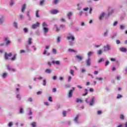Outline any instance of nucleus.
Masks as SVG:
<instances>
[{"label":"nucleus","mask_w":127,"mask_h":127,"mask_svg":"<svg viewBox=\"0 0 127 127\" xmlns=\"http://www.w3.org/2000/svg\"><path fill=\"white\" fill-rule=\"evenodd\" d=\"M12 56V53H9V54H7V53H4V58L5 60H8V57H11Z\"/></svg>","instance_id":"f257e3e1"},{"label":"nucleus","mask_w":127,"mask_h":127,"mask_svg":"<svg viewBox=\"0 0 127 127\" xmlns=\"http://www.w3.org/2000/svg\"><path fill=\"white\" fill-rule=\"evenodd\" d=\"M109 50H111V46L110 45H107L106 46H104V51L105 52L109 51Z\"/></svg>","instance_id":"f03ea898"},{"label":"nucleus","mask_w":127,"mask_h":127,"mask_svg":"<svg viewBox=\"0 0 127 127\" xmlns=\"http://www.w3.org/2000/svg\"><path fill=\"white\" fill-rule=\"evenodd\" d=\"M66 39L67 40H71L72 41H74V40H75V37H74V36H68L66 37Z\"/></svg>","instance_id":"7ed1b4c3"},{"label":"nucleus","mask_w":127,"mask_h":127,"mask_svg":"<svg viewBox=\"0 0 127 127\" xmlns=\"http://www.w3.org/2000/svg\"><path fill=\"white\" fill-rule=\"evenodd\" d=\"M26 8V4H24L22 6V9H21V12H24V10H25V9Z\"/></svg>","instance_id":"20e7f679"},{"label":"nucleus","mask_w":127,"mask_h":127,"mask_svg":"<svg viewBox=\"0 0 127 127\" xmlns=\"http://www.w3.org/2000/svg\"><path fill=\"white\" fill-rule=\"evenodd\" d=\"M72 96H73V90H70L69 92L68 97L71 98Z\"/></svg>","instance_id":"39448f33"},{"label":"nucleus","mask_w":127,"mask_h":127,"mask_svg":"<svg viewBox=\"0 0 127 127\" xmlns=\"http://www.w3.org/2000/svg\"><path fill=\"white\" fill-rule=\"evenodd\" d=\"M94 102H95V97H92L89 103L90 106H93Z\"/></svg>","instance_id":"423d86ee"},{"label":"nucleus","mask_w":127,"mask_h":127,"mask_svg":"<svg viewBox=\"0 0 127 127\" xmlns=\"http://www.w3.org/2000/svg\"><path fill=\"white\" fill-rule=\"evenodd\" d=\"M86 65L87 66H90L91 65V59L89 58L87 61H86Z\"/></svg>","instance_id":"0eeeda50"},{"label":"nucleus","mask_w":127,"mask_h":127,"mask_svg":"<svg viewBox=\"0 0 127 127\" xmlns=\"http://www.w3.org/2000/svg\"><path fill=\"white\" fill-rule=\"evenodd\" d=\"M52 63H53V64H57V65L60 64V62L59 61H53Z\"/></svg>","instance_id":"6e6552de"},{"label":"nucleus","mask_w":127,"mask_h":127,"mask_svg":"<svg viewBox=\"0 0 127 127\" xmlns=\"http://www.w3.org/2000/svg\"><path fill=\"white\" fill-rule=\"evenodd\" d=\"M37 24H33L32 25V28H36L37 26H39V23L38 22H36Z\"/></svg>","instance_id":"1a4fd4ad"},{"label":"nucleus","mask_w":127,"mask_h":127,"mask_svg":"<svg viewBox=\"0 0 127 127\" xmlns=\"http://www.w3.org/2000/svg\"><path fill=\"white\" fill-rule=\"evenodd\" d=\"M4 39L5 41H6V42H5L6 45H8V44H9V43H10V41L7 40V38H4Z\"/></svg>","instance_id":"9d476101"},{"label":"nucleus","mask_w":127,"mask_h":127,"mask_svg":"<svg viewBox=\"0 0 127 127\" xmlns=\"http://www.w3.org/2000/svg\"><path fill=\"white\" fill-rule=\"evenodd\" d=\"M120 50L121 51V52H127V48H121L120 49Z\"/></svg>","instance_id":"9b49d317"},{"label":"nucleus","mask_w":127,"mask_h":127,"mask_svg":"<svg viewBox=\"0 0 127 127\" xmlns=\"http://www.w3.org/2000/svg\"><path fill=\"white\" fill-rule=\"evenodd\" d=\"M51 13H52V14H56V13H58V10H52L51 11Z\"/></svg>","instance_id":"f8f14e48"},{"label":"nucleus","mask_w":127,"mask_h":127,"mask_svg":"<svg viewBox=\"0 0 127 127\" xmlns=\"http://www.w3.org/2000/svg\"><path fill=\"white\" fill-rule=\"evenodd\" d=\"M45 72H46V73L50 74V73H51V72H52V70H51L50 69H46Z\"/></svg>","instance_id":"ddd939ff"},{"label":"nucleus","mask_w":127,"mask_h":127,"mask_svg":"<svg viewBox=\"0 0 127 127\" xmlns=\"http://www.w3.org/2000/svg\"><path fill=\"white\" fill-rule=\"evenodd\" d=\"M79 117H80V116L77 115L75 118L74 122H75V123H78V119H79Z\"/></svg>","instance_id":"4468645a"},{"label":"nucleus","mask_w":127,"mask_h":127,"mask_svg":"<svg viewBox=\"0 0 127 127\" xmlns=\"http://www.w3.org/2000/svg\"><path fill=\"white\" fill-rule=\"evenodd\" d=\"M49 29H48V28H47V27H44L43 28V30L45 32V33H47V32H48V30Z\"/></svg>","instance_id":"2eb2a0df"},{"label":"nucleus","mask_w":127,"mask_h":127,"mask_svg":"<svg viewBox=\"0 0 127 127\" xmlns=\"http://www.w3.org/2000/svg\"><path fill=\"white\" fill-rule=\"evenodd\" d=\"M105 14H106L105 13H103L102 14H101L99 17V19L100 20H101V19H102L103 17H104V16H105Z\"/></svg>","instance_id":"dca6fc26"},{"label":"nucleus","mask_w":127,"mask_h":127,"mask_svg":"<svg viewBox=\"0 0 127 127\" xmlns=\"http://www.w3.org/2000/svg\"><path fill=\"white\" fill-rule=\"evenodd\" d=\"M76 58L78 59V60H82L83 59V58L80 55H77L76 56Z\"/></svg>","instance_id":"f3484780"},{"label":"nucleus","mask_w":127,"mask_h":127,"mask_svg":"<svg viewBox=\"0 0 127 127\" xmlns=\"http://www.w3.org/2000/svg\"><path fill=\"white\" fill-rule=\"evenodd\" d=\"M67 15L69 19H71V15H72V12H68Z\"/></svg>","instance_id":"a211bd4d"},{"label":"nucleus","mask_w":127,"mask_h":127,"mask_svg":"<svg viewBox=\"0 0 127 127\" xmlns=\"http://www.w3.org/2000/svg\"><path fill=\"white\" fill-rule=\"evenodd\" d=\"M88 57H91L93 55V52H89L87 54Z\"/></svg>","instance_id":"6ab92c4d"},{"label":"nucleus","mask_w":127,"mask_h":127,"mask_svg":"<svg viewBox=\"0 0 127 127\" xmlns=\"http://www.w3.org/2000/svg\"><path fill=\"white\" fill-rule=\"evenodd\" d=\"M82 102H83V100H82L79 98L76 99V103H82Z\"/></svg>","instance_id":"aec40b11"},{"label":"nucleus","mask_w":127,"mask_h":127,"mask_svg":"<svg viewBox=\"0 0 127 127\" xmlns=\"http://www.w3.org/2000/svg\"><path fill=\"white\" fill-rule=\"evenodd\" d=\"M42 26H43L44 27H47V26H48V25H47V24H46L45 22H44L42 23Z\"/></svg>","instance_id":"412c9836"},{"label":"nucleus","mask_w":127,"mask_h":127,"mask_svg":"<svg viewBox=\"0 0 127 127\" xmlns=\"http://www.w3.org/2000/svg\"><path fill=\"white\" fill-rule=\"evenodd\" d=\"M96 80H99V81L102 82L103 81V80H104V78H102V77H96Z\"/></svg>","instance_id":"4be33fe9"},{"label":"nucleus","mask_w":127,"mask_h":127,"mask_svg":"<svg viewBox=\"0 0 127 127\" xmlns=\"http://www.w3.org/2000/svg\"><path fill=\"white\" fill-rule=\"evenodd\" d=\"M15 59H16V55H14L13 56V57L12 58H11V60L12 61H14V60H15Z\"/></svg>","instance_id":"5701e85b"},{"label":"nucleus","mask_w":127,"mask_h":127,"mask_svg":"<svg viewBox=\"0 0 127 127\" xmlns=\"http://www.w3.org/2000/svg\"><path fill=\"white\" fill-rule=\"evenodd\" d=\"M31 40H32V38H29V40L28 41V44H31V43H32V42L31 41Z\"/></svg>","instance_id":"b1692460"},{"label":"nucleus","mask_w":127,"mask_h":127,"mask_svg":"<svg viewBox=\"0 0 127 127\" xmlns=\"http://www.w3.org/2000/svg\"><path fill=\"white\" fill-rule=\"evenodd\" d=\"M59 1V0H54L53 2V3H54V4H57Z\"/></svg>","instance_id":"393cba45"},{"label":"nucleus","mask_w":127,"mask_h":127,"mask_svg":"<svg viewBox=\"0 0 127 127\" xmlns=\"http://www.w3.org/2000/svg\"><path fill=\"white\" fill-rule=\"evenodd\" d=\"M31 126L33 127H36V123L35 122H33L31 124Z\"/></svg>","instance_id":"a878e982"},{"label":"nucleus","mask_w":127,"mask_h":127,"mask_svg":"<svg viewBox=\"0 0 127 127\" xmlns=\"http://www.w3.org/2000/svg\"><path fill=\"white\" fill-rule=\"evenodd\" d=\"M85 93L83 94L82 96H87V95H88V89H85Z\"/></svg>","instance_id":"bb28decb"},{"label":"nucleus","mask_w":127,"mask_h":127,"mask_svg":"<svg viewBox=\"0 0 127 127\" xmlns=\"http://www.w3.org/2000/svg\"><path fill=\"white\" fill-rule=\"evenodd\" d=\"M36 17L39 18V11L37 10L36 12Z\"/></svg>","instance_id":"cd10ccee"},{"label":"nucleus","mask_w":127,"mask_h":127,"mask_svg":"<svg viewBox=\"0 0 127 127\" xmlns=\"http://www.w3.org/2000/svg\"><path fill=\"white\" fill-rule=\"evenodd\" d=\"M28 17L29 18V20H31V18H30V15H29V11H27V14Z\"/></svg>","instance_id":"c85d7f7f"},{"label":"nucleus","mask_w":127,"mask_h":127,"mask_svg":"<svg viewBox=\"0 0 127 127\" xmlns=\"http://www.w3.org/2000/svg\"><path fill=\"white\" fill-rule=\"evenodd\" d=\"M63 115L64 117H66L67 115V112L66 111H63Z\"/></svg>","instance_id":"c756f323"},{"label":"nucleus","mask_w":127,"mask_h":127,"mask_svg":"<svg viewBox=\"0 0 127 127\" xmlns=\"http://www.w3.org/2000/svg\"><path fill=\"white\" fill-rule=\"evenodd\" d=\"M13 125V124L12 122H9L8 126L9 127H12Z\"/></svg>","instance_id":"7c9ffc66"},{"label":"nucleus","mask_w":127,"mask_h":127,"mask_svg":"<svg viewBox=\"0 0 127 127\" xmlns=\"http://www.w3.org/2000/svg\"><path fill=\"white\" fill-rule=\"evenodd\" d=\"M120 119L121 120H125V116H124V115H120Z\"/></svg>","instance_id":"2f4dec72"},{"label":"nucleus","mask_w":127,"mask_h":127,"mask_svg":"<svg viewBox=\"0 0 127 127\" xmlns=\"http://www.w3.org/2000/svg\"><path fill=\"white\" fill-rule=\"evenodd\" d=\"M68 51L69 52H76V51L73 50V49H68Z\"/></svg>","instance_id":"473e14b6"},{"label":"nucleus","mask_w":127,"mask_h":127,"mask_svg":"<svg viewBox=\"0 0 127 127\" xmlns=\"http://www.w3.org/2000/svg\"><path fill=\"white\" fill-rule=\"evenodd\" d=\"M14 27H15V28H17V23L15 22H14Z\"/></svg>","instance_id":"72a5a7b5"},{"label":"nucleus","mask_w":127,"mask_h":127,"mask_svg":"<svg viewBox=\"0 0 127 127\" xmlns=\"http://www.w3.org/2000/svg\"><path fill=\"white\" fill-rule=\"evenodd\" d=\"M70 74L72 76H74V70L73 69H70Z\"/></svg>","instance_id":"f704fd0d"},{"label":"nucleus","mask_w":127,"mask_h":127,"mask_svg":"<svg viewBox=\"0 0 127 127\" xmlns=\"http://www.w3.org/2000/svg\"><path fill=\"white\" fill-rule=\"evenodd\" d=\"M23 113V109L21 107L20 108V113L22 114Z\"/></svg>","instance_id":"c9c22d12"},{"label":"nucleus","mask_w":127,"mask_h":127,"mask_svg":"<svg viewBox=\"0 0 127 127\" xmlns=\"http://www.w3.org/2000/svg\"><path fill=\"white\" fill-rule=\"evenodd\" d=\"M17 99H18V100H20V99H21L20 95L19 94H17Z\"/></svg>","instance_id":"e433bc0d"},{"label":"nucleus","mask_w":127,"mask_h":127,"mask_svg":"<svg viewBox=\"0 0 127 127\" xmlns=\"http://www.w3.org/2000/svg\"><path fill=\"white\" fill-rule=\"evenodd\" d=\"M102 53H103V51H102V50H99L98 52V55H101V54H102Z\"/></svg>","instance_id":"4c0bfd02"},{"label":"nucleus","mask_w":127,"mask_h":127,"mask_svg":"<svg viewBox=\"0 0 127 127\" xmlns=\"http://www.w3.org/2000/svg\"><path fill=\"white\" fill-rule=\"evenodd\" d=\"M53 53H54V54H56V53L57 52V51L56 49H53Z\"/></svg>","instance_id":"58836bf2"},{"label":"nucleus","mask_w":127,"mask_h":127,"mask_svg":"<svg viewBox=\"0 0 127 127\" xmlns=\"http://www.w3.org/2000/svg\"><path fill=\"white\" fill-rule=\"evenodd\" d=\"M72 79V77L71 76H69L68 78V82H71V79Z\"/></svg>","instance_id":"ea45409f"},{"label":"nucleus","mask_w":127,"mask_h":127,"mask_svg":"<svg viewBox=\"0 0 127 127\" xmlns=\"http://www.w3.org/2000/svg\"><path fill=\"white\" fill-rule=\"evenodd\" d=\"M43 85L44 86H46V80L44 79L43 80Z\"/></svg>","instance_id":"a19ab883"},{"label":"nucleus","mask_w":127,"mask_h":127,"mask_svg":"<svg viewBox=\"0 0 127 127\" xmlns=\"http://www.w3.org/2000/svg\"><path fill=\"white\" fill-rule=\"evenodd\" d=\"M23 30H24V32H25V33H26L28 31V29H27V28H24L23 29Z\"/></svg>","instance_id":"79ce46f5"},{"label":"nucleus","mask_w":127,"mask_h":127,"mask_svg":"<svg viewBox=\"0 0 127 127\" xmlns=\"http://www.w3.org/2000/svg\"><path fill=\"white\" fill-rule=\"evenodd\" d=\"M122 97H123V96L120 94H118L117 96V99H120V98H122Z\"/></svg>","instance_id":"37998d69"},{"label":"nucleus","mask_w":127,"mask_h":127,"mask_svg":"<svg viewBox=\"0 0 127 127\" xmlns=\"http://www.w3.org/2000/svg\"><path fill=\"white\" fill-rule=\"evenodd\" d=\"M81 72L82 73H85V72H86V69H85L84 68H82Z\"/></svg>","instance_id":"c03bdc74"},{"label":"nucleus","mask_w":127,"mask_h":127,"mask_svg":"<svg viewBox=\"0 0 127 127\" xmlns=\"http://www.w3.org/2000/svg\"><path fill=\"white\" fill-rule=\"evenodd\" d=\"M104 61V59H100V60L98 61L99 63H101V62Z\"/></svg>","instance_id":"a18cd8bd"},{"label":"nucleus","mask_w":127,"mask_h":127,"mask_svg":"<svg viewBox=\"0 0 127 127\" xmlns=\"http://www.w3.org/2000/svg\"><path fill=\"white\" fill-rule=\"evenodd\" d=\"M110 64V62H109L108 61H106L105 63V66H108V64Z\"/></svg>","instance_id":"49530a36"},{"label":"nucleus","mask_w":127,"mask_h":127,"mask_svg":"<svg viewBox=\"0 0 127 127\" xmlns=\"http://www.w3.org/2000/svg\"><path fill=\"white\" fill-rule=\"evenodd\" d=\"M6 75H7L6 73H3V78H6Z\"/></svg>","instance_id":"de8ad7c7"},{"label":"nucleus","mask_w":127,"mask_h":127,"mask_svg":"<svg viewBox=\"0 0 127 127\" xmlns=\"http://www.w3.org/2000/svg\"><path fill=\"white\" fill-rule=\"evenodd\" d=\"M57 42L58 43H59V42H60V37H58Z\"/></svg>","instance_id":"09e8293b"},{"label":"nucleus","mask_w":127,"mask_h":127,"mask_svg":"<svg viewBox=\"0 0 127 127\" xmlns=\"http://www.w3.org/2000/svg\"><path fill=\"white\" fill-rule=\"evenodd\" d=\"M120 28H121V29H125V26L121 25L120 26Z\"/></svg>","instance_id":"8fccbe9b"},{"label":"nucleus","mask_w":127,"mask_h":127,"mask_svg":"<svg viewBox=\"0 0 127 127\" xmlns=\"http://www.w3.org/2000/svg\"><path fill=\"white\" fill-rule=\"evenodd\" d=\"M57 91V89H56V88H54L53 89V92H54V93H55V92H56Z\"/></svg>","instance_id":"3c124183"},{"label":"nucleus","mask_w":127,"mask_h":127,"mask_svg":"<svg viewBox=\"0 0 127 127\" xmlns=\"http://www.w3.org/2000/svg\"><path fill=\"white\" fill-rule=\"evenodd\" d=\"M49 101L50 102H53L52 97H49Z\"/></svg>","instance_id":"603ef678"},{"label":"nucleus","mask_w":127,"mask_h":127,"mask_svg":"<svg viewBox=\"0 0 127 127\" xmlns=\"http://www.w3.org/2000/svg\"><path fill=\"white\" fill-rule=\"evenodd\" d=\"M19 18L20 19H22V18H23V15L22 14L20 15Z\"/></svg>","instance_id":"864d4df0"},{"label":"nucleus","mask_w":127,"mask_h":127,"mask_svg":"<svg viewBox=\"0 0 127 127\" xmlns=\"http://www.w3.org/2000/svg\"><path fill=\"white\" fill-rule=\"evenodd\" d=\"M97 114L98 115H101V114H102V111H97Z\"/></svg>","instance_id":"5fc2aeb1"},{"label":"nucleus","mask_w":127,"mask_h":127,"mask_svg":"<svg viewBox=\"0 0 127 127\" xmlns=\"http://www.w3.org/2000/svg\"><path fill=\"white\" fill-rule=\"evenodd\" d=\"M61 21H63V22H65V21H66V20H65V19L62 18L61 19Z\"/></svg>","instance_id":"6e6d98bb"},{"label":"nucleus","mask_w":127,"mask_h":127,"mask_svg":"<svg viewBox=\"0 0 127 127\" xmlns=\"http://www.w3.org/2000/svg\"><path fill=\"white\" fill-rule=\"evenodd\" d=\"M29 116H31L32 115V112H31V110H30L29 113L28 114Z\"/></svg>","instance_id":"4d7b16f0"},{"label":"nucleus","mask_w":127,"mask_h":127,"mask_svg":"<svg viewBox=\"0 0 127 127\" xmlns=\"http://www.w3.org/2000/svg\"><path fill=\"white\" fill-rule=\"evenodd\" d=\"M28 102H32V98H29L28 99Z\"/></svg>","instance_id":"13d9d810"},{"label":"nucleus","mask_w":127,"mask_h":127,"mask_svg":"<svg viewBox=\"0 0 127 127\" xmlns=\"http://www.w3.org/2000/svg\"><path fill=\"white\" fill-rule=\"evenodd\" d=\"M89 9V7H86L83 9V10H84V11H87V10H88Z\"/></svg>","instance_id":"bf43d9fd"},{"label":"nucleus","mask_w":127,"mask_h":127,"mask_svg":"<svg viewBox=\"0 0 127 127\" xmlns=\"http://www.w3.org/2000/svg\"><path fill=\"white\" fill-rule=\"evenodd\" d=\"M77 87L79 89H82L83 88L81 85H77Z\"/></svg>","instance_id":"052dcab7"},{"label":"nucleus","mask_w":127,"mask_h":127,"mask_svg":"<svg viewBox=\"0 0 127 127\" xmlns=\"http://www.w3.org/2000/svg\"><path fill=\"white\" fill-rule=\"evenodd\" d=\"M40 3L41 5L43 4V3H44V0L41 1L40 2Z\"/></svg>","instance_id":"680f3d73"},{"label":"nucleus","mask_w":127,"mask_h":127,"mask_svg":"<svg viewBox=\"0 0 127 127\" xmlns=\"http://www.w3.org/2000/svg\"><path fill=\"white\" fill-rule=\"evenodd\" d=\"M98 73H99V71H94V74L95 75H98Z\"/></svg>","instance_id":"e2e57ef3"},{"label":"nucleus","mask_w":127,"mask_h":127,"mask_svg":"<svg viewBox=\"0 0 127 127\" xmlns=\"http://www.w3.org/2000/svg\"><path fill=\"white\" fill-rule=\"evenodd\" d=\"M42 93V92L38 91L37 94V95H41Z\"/></svg>","instance_id":"0e129e2a"},{"label":"nucleus","mask_w":127,"mask_h":127,"mask_svg":"<svg viewBox=\"0 0 127 127\" xmlns=\"http://www.w3.org/2000/svg\"><path fill=\"white\" fill-rule=\"evenodd\" d=\"M20 53H24V52H25V51L21 50L20 51Z\"/></svg>","instance_id":"69168bd1"},{"label":"nucleus","mask_w":127,"mask_h":127,"mask_svg":"<svg viewBox=\"0 0 127 127\" xmlns=\"http://www.w3.org/2000/svg\"><path fill=\"white\" fill-rule=\"evenodd\" d=\"M57 78V76H54L53 77V79L54 80H56Z\"/></svg>","instance_id":"338daca9"},{"label":"nucleus","mask_w":127,"mask_h":127,"mask_svg":"<svg viewBox=\"0 0 127 127\" xmlns=\"http://www.w3.org/2000/svg\"><path fill=\"white\" fill-rule=\"evenodd\" d=\"M117 24H118V21H116L114 22V26H116V25H117Z\"/></svg>","instance_id":"774afa93"}]
</instances>
